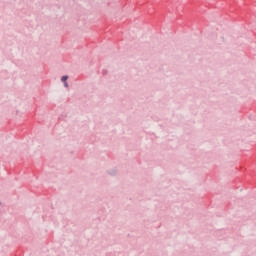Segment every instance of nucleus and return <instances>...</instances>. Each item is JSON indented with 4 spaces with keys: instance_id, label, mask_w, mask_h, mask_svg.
<instances>
[{
    "instance_id": "obj_1",
    "label": "nucleus",
    "mask_w": 256,
    "mask_h": 256,
    "mask_svg": "<svg viewBox=\"0 0 256 256\" xmlns=\"http://www.w3.org/2000/svg\"><path fill=\"white\" fill-rule=\"evenodd\" d=\"M67 79H69L68 76H63L61 78V81L64 83V87H69V84L67 83Z\"/></svg>"
}]
</instances>
